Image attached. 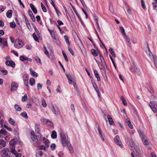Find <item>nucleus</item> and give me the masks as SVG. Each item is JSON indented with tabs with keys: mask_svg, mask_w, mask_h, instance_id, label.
I'll return each instance as SVG.
<instances>
[{
	"mask_svg": "<svg viewBox=\"0 0 157 157\" xmlns=\"http://www.w3.org/2000/svg\"><path fill=\"white\" fill-rule=\"evenodd\" d=\"M60 134L61 141L63 146V147H65L69 145L70 142L69 140L68 137L67 135L66 134L63 133L62 131L60 132Z\"/></svg>",
	"mask_w": 157,
	"mask_h": 157,
	"instance_id": "1",
	"label": "nucleus"
},
{
	"mask_svg": "<svg viewBox=\"0 0 157 157\" xmlns=\"http://www.w3.org/2000/svg\"><path fill=\"white\" fill-rule=\"evenodd\" d=\"M41 137L42 136L40 134L38 136L36 135L31 136V139L33 142V144L35 146H37L40 143Z\"/></svg>",
	"mask_w": 157,
	"mask_h": 157,
	"instance_id": "2",
	"label": "nucleus"
},
{
	"mask_svg": "<svg viewBox=\"0 0 157 157\" xmlns=\"http://www.w3.org/2000/svg\"><path fill=\"white\" fill-rule=\"evenodd\" d=\"M139 135L142 139V140L145 145H147L149 144V142L147 140L146 136L145 135L143 131H140Z\"/></svg>",
	"mask_w": 157,
	"mask_h": 157,
	"instance_id": "3",
	"label": "nucleus"
},
{
	"mask_svg": "<svg viewBox=\"0 0 157 157\" xmlns=\"http://www.w3.org/2000/svg\"><path fill=\"white\" fill-rule=\"evenodd\" d=\"M24 45L23 42L21 40L17 39L15 41L14 44V47L17 49H20Z\"/></svg>",
	"mask_w": 157,
	"mask_h": 157,
	"instance_id": "4",
	"label": "nucleus"
},
{
	"mask_svg": "<svg viewBox=\"0 0 157 157\" xmlns=\"http://www.w3.org/2000/svg\"><path fill=\"white\" fill-rule=\"evenodd\" d=\"M125 140L129 148L133 150V143L131 139L129 137L126 136L125 137Z\"/></svg>",
	"mask_w": 157,
	"mask_h": 157,
	"instance_id": "5",
	"label": "nucleus"
},
{
	"mask_svg": "<svg viewBox=\"0 0 157 157\" xmlns=\"http://www.w3.org/2000/svg\"><path fill=\"white\" fill-rule=\"evenodd\" d=\"M1 152L2 153V157H10V151L8 148H4L1 151Z\"/></svg>",
	"mask_w": 157,
	"mask_h": 157,
	"instance_id": "6",
	"label": "nucleus"
},
{
	"mask_svg": "<svg viewBox=\"0 0 157 157\" xmlns=\"http://www.w3.org/2000/svg\"><path fill=\"white\" fill-rule=\"evenodd\" d=\"M51 110L53 113L55 114L59 115L60 113L59 108L56 105H52Z\"/></svg>",
	"mask_w": 157,
	"mask_h": 157,
	"instance_id": "7",
	"label": "nucleus"
},
{
	"mask_svg": "<svg viewBox=\"0 0 157 157\" xmlns=\"http://www.w3.org/2000/svg\"><path fill=\"white\" fill-rule=\"evenodd\" d=\"M114 142L121 147H123V144L121 142L119 136L117 135L114 138Z\"/></svg>",
	"mask_w": 157,
	"mask_h": 157,
	"instance_id": "8",
	"label": "nucleus"
},
{
	"mask_svg": "<svg viewBox=\"0 0 157 157\" xmlns=\"http://www.w3.org/2000/svg\"><path fill=\"white\" fill-rule=\"evenodd\" d=\"M10 91H12L16 90L18 87V84L15 82H12L11 85Z\"/></svg>",
	"mask_w": 157,
	"mask_h": 157,
	"instance_id": "9",
	"label": "nucleus"
},
{
	"mask_svg": "<svg viewBox=\"0 0 157 157\" xmlns=\"http://www.w3.org/2000/svg\"><path fill=\"white\" fill-rule=\"evenodd\" d=\"M133 68L130 67V70L132 72H135L138 73L140 70L139 68L137 67L134 62H133Z\"/></svg>",
	"mask_w": 157,
	"mask_h": 157,
	"instance_id": "10",
	"label": "nucleus"
},
{
	"mask_svg": "<svg viewBox=\"0 0 157 157\" xmlns=\"http://www.w3.org/2000/svg\"><path fill=\"white\" fill-rule=\"evenodd\" d=\"M5 63L7 66H10L13 68L15 67V63L12 60L6 61Z\"/></svg>",
	"mask_w": 157,
	"mask_h": 157,
	"instance_id": "11",
	"label": "nucleus"
},
{
	"mask_svg": "<svg viewBox=\"0 0 157 157\" xmlns=\"http://www.w3.org/2000/svg\"><path fill=\"white\" fill-rule=\"evenodd\" d=\"M124 39L127 45L130 48L131 47L132 44L130 38L127 35L124 36Z\"/></svg>",
	"mask_w": 157,
	"mask_h": 157,
	"instance_id": "12",
	"label": "nucleus"
},
{
	"mask_svg": "<svg viewBox=\"0 0 157 157\" xmlns=\"http://www.w3.org/2000/svg\"><path fill=\"white\" fill-rule=\"evenodd\" d=\"M7 133V131L4 129H1L0 130V138H3Z\"/></svg>",
	"mask_w": 157,
	"mask_h": 157,
	"instance_id": "13",
	"label": "nucleus"
},
{
	"mask_svg": "<svg viewBox=\"0 0 157 157\" xmlns=\"http://www.w3.org/2000/svg\"><path fill=\"white\" fill-rule=\"evenodd\" d=\"M28 12L29 15L32 20L33 22H35V19L31 10H29Z\"/></svg>",
	"mask_w": 157,
	"mask_h": 157,
	"instance_id": "14",
	"label": "nucleus"
},
{
	"mask_svg": "<svg viewBox=\"0 0 157 157\" xmlns=\"http://www.w3.org/2000/svg\"><path fill=\"white\" fill-rule=\"evenodd\" d=\"M100 57L101 62L103 63V67H101V69H105L106 68V65L105 63L104 62V59L103 57L101 55H100Z\"/></svg>",
	"mask_w": 157,
	"mask_h": 157,
	"instance_id": "15",
	"label": "nucleus"
},
{
	"mask_svg": "<svg viewBox=\"0 0 157 157\" xmlns=\"http://www.w3.org/2000/svg\"><path fill=\"white\" fill-rule=\"evenodd\" d=\"M43 140L44 141L45 146L47 148L49 146V141L48 140V139L45 138V137H43Z\"/></svg>",
	"mask_w": 157,
	"mask_h": 157,
	"instance_id": "16",
	"label": "nucleus"
},
{
	"mask_svg": "<svg viewBox=\"0 0 157 157\" xmlns=\"http://www.w3.org/2000/svg\"><path fill=\"white\" fill-rule=\"evenodd\" d=\"M40 126L39 124H37L35 125V130L37 133H39L40 132Z\"/></svg>",
	"mask_w": 157,
	"mask_h": 157,
	"instance_id": "17",
	"label": "nucleus"
},
{
	"mask_svg": "<svg viewBox=\"0 0 157 157\" xmlns=\"http://www.w3.org/2000/svg\"><path fill=\"white\" fill-rule=\"evenodd\" d=\"M12 11L11 10H9L7 11L6 13V16L8 18H10L12 16Z\"/></svg>",
	"mask_w": 157,
	"mask_h": 157,
	"instance_id": "18",
	"label": "nucleus"
},
{
	"mask_svg": "<svg viewBox=\"0 0 157 157\" xmlns=\"http://www.w3.org/2000/svg\"><path fill=\"white\" fill-rule=\"evenodd\" d=\"M7 38H4L3 39V41L2 43L3 44V48H4L5 46H8L7 43Z\"/></svg>",
	"mask_w": 157,
	"mask_h": 157,
	"instance_id": "19",
	"label": "nucleus"
},
{
	"mask_svg": "<svg viewBox=\"0 0 157 157\" xmlns=\"http://www.w3.org/2000/svg\"><path fill=\"white\" fill-rule=\"evenodd\" d=\"M6 144V142L4 140H0V149L5 147Z\"/></svg>",
	"mask_w": 157,
	"mask_h": 157,
	"instance_id": "20",
	"label": "nucleus"
},
{
	"mask_svg": "<svg viewBox=\"0 0 157 157\" xmlns=\"http://www.w3.org/2000/svg\"><path fill=\"white\" fill-rule=\"evenodd\" d=\"M126 122L127 123L128 125V126L131 128H133V125L131 123L130 120L129 118H127L126 119Z\"/></svg>",
	"mask_w": 157,
	"mask_h": 157,
	"instance_id": "21",
	"label": "nucleus"
},
{
	"mask_svg": "<svg viewBox=\"0 0 157 157\" xmlns=\"http://www.w3.org/2000/svg\"><path fill=\"white\" fill-rule=\"evenodd\" d=\"M66 75L68 78L69 84H71L72 82L73 78L71 76L67 74H66Z\"/></svg>",
	"mask_w": 157,
	"mask_h": 157,
	"instance_id": "22",
	"label": "nucleus"
},
{
	"mask_svg": "<svg viewBox=\"0 0 157 157\" xmlns=\"http://www.w3.org/2000/svg\"><path fill=\"white\" fill-rule=\"evenodd\" d=\"M94 72L95 74V76L97 78L98 80V81H100L101 79L98 71L96 70H94Z\"/></svg>",
	"mask_w": 157,
	"mask_h": 157,
	"instance_id": "23",
	"label": "nucleus"
},
{
	"mask_svg": "<svg viewBox=\"0 0 157 157\" xmlns=\"http://www.w3.org/2000/svg\"><path fill=\"white\" fill-rule=\"evenodd\" d=\"M31 68L30 69V74L34 77H37V74L33 71L31 70Z\"/></svg>",
	"mask_w": 157,
	"mask_h": 157,
	"instance_id": "24",
	"label": "nucleus"
},
{
	"mask_svg": "<svg viewBox=\"0 0 157 157\" xmlns=\"http://www.w3.org/2000/svg\"><path fill=\"white\" fill-rule=\"evenodd\" d=\"M14 108L16 111L20 112L21 110V109L18 105L15 104L14 105Z\"/></svg>",
	"mask_w": 157,
	"mask_h": 157,
	"instance_id": "25",
	"label": "nucleus"
},
{
	"mask_svg": "<svg viewBox=\"0 0 157 157\" xmlns=\"http://www.w3.org/2000/svg\"><path fill=\"white\" fill-rule=\"evenodd\" d=\"M25 20L26 22V23L27 25V26L28 28L29 29H30L31 28V25H30L29 22V21L27 19V18L25 16Z\"/></svg>",
	"mask_w": 157,
	"mask_h": 157,
	"instance_id": "26",
	"label": "nucleus"
},
{
	"mask_svg": "<svg viewBox=\"0 0 157 157\" xmlns=\"http://www.w3.org/2000/svg\"><path fill=\"white\" fill-rule=\"evenodd\" d=\"M42 121H46L47 123L48 124L51 126H52L53 125V123L52 121H49L48 120L43 118L42 119Z\"/></svg>",
	"mask_w": 157,
	"mask_h": 157,
	"instance_id": "27",
	"label": "nucleus"
},
{
	"mask_svg": "<svg viewBox=\"0 0 157 157\" xmlns=\"http://www.w3.org/2000/svg\"><path fill=\"white\" fill-rule=\"evenodd\" d=\"M91 52L92 54L95 56H97L98 55L97 53L98 52L94 49H91Z\"/></svg>",
	"mask_w": 157,
	"mask_h": 157,
	"instance_id": "28",
	"label": "nucleus"
},
{
	"mask_svg": "<svg viewBox=\"0 0 157 157\" xmlns=\"http://www.w3.org/2000/svg\"><path fill=\"white\" fill-rule=\"evenodd\" d=\"M98 132H99V135H100V137L101 138V139L103 141H104V138L103 137L102 134V132L101 131L100 129L99 128V127H98Z\"/></svg>",
	"mask_w": 157,
	"mask_h": 157,
	"instance_id": "29",
	"label": "nucleus"
},
{
	"mask_svg": "<svg viewBox=\"0 0 157 157\" xmlns=\"http://www.w3.org/2000/svg\"><path fill=\"white\" fill-rule=\"evenodd\" d=\"M35 79L33 78H31L29 80V83L30 85L32 86H33L35 83Z\"/></svg>",
	"mask_w": 157,
	"mask_h": 157,
	"instance_id": "30",
	"label": "nucleus"
},
{
	"mask_svg": "<svg viewBox=\"0 0 157 157\" xmlns=\"http://www.w3.org/2000/svg\"><path fill=\"white\" fill-rule=\"evenodd\" d=\"M109 51L113 57L115 58L116 57V55L114 52L113 51V48H109Z\"/></svg>",
	"mask_w": 157,
	"mask_h": 157,
	"instance_id": "31",
	"label": "nucleus"
},
{
	"mask_svg": "<svg viewBox=\"0 0 157 157\" xmlns=\"http://www.w3.org/2000/svg\"><path fill=\"white\" fill-rule=\"evenodd\" d=\"M120 29L121 32V33H122V34H123V35L124 36H126V35H127L125 33V30L123 27H122V26L120 27Z\"/></svg>",
	"mask_w": 157,
	"mask_h": 157,
	"instance_id": "32",
	"label": "nucleus"
},
{
	"mask_svg": "<svg viewBox=\"0 0 157 157\" xmlns=\"http://www.w3.org/2000/svg\"><path fill=\"white\" fill-rule=\"evenodd\" d=\"M51 137L53 139H55L56 138L57 134L56 131H53L52 132L51 134Z\"/></svg>",
	"mask_w": 157,
	"mask_h": 157,
	"instance_id": "33",
	"label": "nucleus"
},
{
	"mask_svg": "<svg viewBox=\"0 0 157 157\" xmlns=\"http://www.w3.org/2000/svg\"><path fill=\"white\" fill-rule=\"evenodd\" d=\"M9 123L13 125V126H15V122L14 121L12 118H10L9 119Z\"/></svg>",
	"mask_w": 157,
	"mask_h": 157,
	"instance_id": "34",
	"label": "nucleus"
},
{
	"mask_svg": "<svg viewBox=\"0 0 157 157\" xmlns=\"http://www.w3.org/2000/svg\"><path fill=\"white\" fill-rule=\"evenodd\" d=\"M64 38L65 40L66 43L68 45V46H70V42L69 41V40L68 39V37L67 36V35H65L64 36Z\"/></svg>",
	"mask_w": 157,
	"mask_h": 157,
	"instance_id": "35",
	"label": "nucleus"
},
{
	"mask_svg": "<svg viewBox=\"0 0 157 157\" xmlns=\"http://www.w3.org/2000/svg\"><path fill=\"white\" fill-rule=\"evenodd\" d=\"M50 34L52 38L53 39V40H57V36L56 35L55 33L54 32L53 33H51Z\"/></svg>",
	"mask_w": 157,
	"mask_h": 157,
	"instance_id": "36",
	"label": "nucleus"
},
{
	"mask_svg": "<svg viewBox=\"0 0 157 157\" xmlns=\"http://www.w3.org/2000/svg\"><path fill=\"white\" fill-rule=\"evenodd\" d=\"M42 105L44 107H45L47 106V105L46 102L44 98H42L41 101Z\"/></svg>",
	"mask_w": 157,
	"mask_h": 157,
	"instance_id": "37",
	"label": "nucleus"
},
{
	"mask_svg": "<svg viewBox=\"0 0 157 157\" xmlns=\"http://www.w3.org/2000/svg\"><path fill=\"white\" fill-rule=\"evenodd\" d=\"M67 146H68V148L70 152L71 153H73L74 152V151L73 150V148L71 146V144H70L69 145Z\"/></svg>",
	"mask_w": 157,
	"mask_h": 157,
	"instance_id": "38",
	"label": "nucleus"
},
{
	"mask_svg": "<svg viewBox=\"0 0 157 157\" xmlns=\"http://www.w3.org/2000/svg\"><path fill=\"white\" fill-rule=\"evenodd\" d=\"M121 99L122 101L123 104L124 105H125V106L127 105V102L126 101L125 99L124 98L123 96H121Z\"/></svg>",
	"mask_w": 157,
	"mask_h": 157,
	"instance_id": "39",
	"label": "nucleus"
},
{
	"mask_svg": "<svg viewBox=\"0 0 157 157\" xmlns=\"http://www.w3.org/2000/svg\"><path fill=\"white\" fill-rule=\"evenodd\" d=\"M34 59L37 63H39L41 64H42L40 59L38 56L35 57Z\"/></svg>",
	"mask_w": 157,
	"mask_h": 157,
	"instance_id": "40",
	"label": "nucleus"
},
{
	"mask_svg": "<svg viewBox=\"0 0 157 157\" xmlns=\"http://www.w3.org/2000/svg\"><path fill=\"white\" fill-rule=\"evenodd\" d=\"M155 102L154 101H150L149 103V105L151 108H153V107L155 106Z\"/></svg>",
	"mask_w": 157,
	"mask_h": 157,
	"instance_id": "41",
	"label": "nucleus"
},
{
	"mask_svg": "<svg viewBox=\"0 0 157 157\" xmlns=\"http://www.w3.org/2000/svg\"><path fill=\"white\" fill-rule=\"evenodd\" d=\"M94 89H95V91H96V92L97 93V94H98V96L99 97V98L101 97L100 95L99 94V91L98 88V87L97 86H96L95 87H94Z\"/></svg>",
	"mask_w": 157,
	"mask_h": 157,
	"instance_id": "42",
	"label": "nucleus"
},
{
	"mask_svg": "<svg viewBox=\"0 0 157 157\" xmlns=\"http://www.w3.org/2000/svg\"><path fill=\"white\" fill-rule=\"evenodd\" d=\"M16 143V142L14 139L11 140L10 142V146H14Z\"/></svg>",
	"mask_w": 157,
	"mask_h": 157,
	"instance_id": "43",
	"label": "nucleus"
},
{
	"mask_svg": "<svg viewBox=\"0 0 157 157\" xmlns=\"http://www.w3.org/2000/svg\"><path fill=\"white\" fill-rule=\"evenodd\" d=\"M41 6L42 9L43 10V11L44 12H47V9L46 8H45V6H44V5L42 3H41Z\"/></svg>",
	"mask_w": 157,
	"mask_h": 157,
	"instance_id": "44",
	"label": "nucleus"
},
{
	"mask_svg": "<svg viewBox=\"0 0 157 157\" xmlns=\"http://www.w3.org/2000/svg\"><path fill=\"white\" fill-rule=\"evenodd\" d=\"M62 52L63 55L64 57V58L65 61L66 62H68V59L66 54L63 51H62Z\"/></svg>",
	"mask_w": 157,
	"mask_h": 157,
	"instance_id": "45",
	"label": "nucleus"
},
{
	"mask_svg": "<svg viewBox=\"0 0 157 157\" xmlns=\"http://www.w3.org/2000/svg\"><path fill=\"white\" fill-rule=\"evenodd\" d=\"M33 28L35 31L36 32V33L37 34V35L38 36H40V33L39 32V31L37 30L35 26H33Z\"/></svg>",
	"mask_w": 157,
	"mask_h": 157,
	"instance_id": "46",
	"label": "nucleus"
},
{
	"mask_svg": "<svg viewBox=\"0 0 157 157\" xmlns=\"http://www.w3.org/2000/svg\"><path fill=\"white\" fill-rule=\"evenodd\" d=\"M33 36L34 39V40L36 41L37 42H38L39 39L37 38V36H36V34L35 33H33Z\"/></svg>",
	"mask_w": 157,
	"mask_h": 157,
	"instance_id": "47",
	"label": "nucleus"
},
{
	"mask_svg": "<svg viewBox=\"0 0 157 157\" xmlns=\"http://www.w3.org/2000/svg\"><path fill=\"white\" fill-rule=\"evenodd\" d=\"M21 115L25 117L26 118H28V117L27 113L25 112H24L21 113Z\"/></svg>",
	"mask_w": 157,
	"mask_h": 157,
	"instance_id": "48",
	"label": "nucleus"
},
{
	"mask_svg": "<svg viewBox=\"0 0 157 157\" xmlns=\"http://www.w3.org/2000/svg\"><path fill=\"white\" fill-rule=\"evenodd\" d=\"M109 9L110 11L112 13H113L114 10L113 7L112 5H111V4H110L109 5Z\"/></svg>",
	"mask_w": 157,
	"mask_h": 157,
	"instance_id": "49",
	"label": "nucleus"
},
{
	"mask_svg": "<svg viewBox=\"0 0 157 157\" xmlns=\"http://www.w3.org/2000/svg\"><path fill=\"white\" fill-rule=\"evenodd\" d=\"M27 96L26 94H25L22 97L21 101H25L27 99Z\"/></svg>",
	"mask_w": 157,
	"mask_h": 157,
	"instance_id": "50",
	"label": "nucleus"
},
{
	"mask_svg": "<svg viewBox=\"0 0 157 157\" xmlns=\"http://www.w3.org/2000/svg\"><path fill=\"white\" fill-rule=\"evenodd\" d=\"M43 155V152L42 151H40L38 153H37L36 155V157L41 156Z\"/></svg>",
	"mask_w": 157,
	"mask_h": 157,
	"instance_id": "51",
	"label": "nucleus"
},
{
	"mask_svg": "<svg viewBox=\"0 0 157 157\" xmlns=\"http://www.w3.org/2000/svg\"><path fill=\"white\" fill-rule=\"evenodd\" d=\"M10 25L11 27L14 28L16 27V24L14 22H12L10 23Z\"/></svg>",
	"mask_w": 157,
	"mask_h": 157,
	"instance_id": "52",
	"label": "nucleus"
},
{
	"mask_svg": "<svg viewBox=\"0 0 157 157\" xmlns=\"http://www.w3.org/2000/svg\"><path fill=\"white\" fill-rule=\"evenodd\" d=\"M18 129L17 128H14V134L17 136H18Z\"/></svg>",
	"mask_w": 157,
	"mask_h": 157,
	"instance_id": "53",
	"label": "nucleus"
},
{
	"mask_svg": "<svg viewBox=\"0 0 157 157\" xmlns=\"http://www.w3.org/2000/svg\"><path fill=\"white\" fill-rule=\"evenodd\" d=\"M153 61L155 63V64L156 67L157 68V63H156V56H153Z\"/></svg>",
	"mask_w": 157,
	"mask_h": 157,
	"instance_id": "54",
	"label": "nucleus"
},
{
	"mask_svg": "<svg viewBox=\"0 0 157 157\" xmlns=\"http://www.w3.org/2000/svg\"><path fill=\"white\" fill-rule=\"evenodd\" d=\"M10 149L11 151V152L13 154L16 152V151L15 149V147L14 146H10Z\"/></svg>",
	"mask_w": 157,
	"mask_h": 157,
	"instance_id": "55",
	"label": "nucleus"
},
{
	"mask_svg": "<svg viewBox=\"0 0 157 157\" xmlns=\"http://www.w3.org/2000/svg\"><path fill=\"white\" fill-rule=\"evenodd\" d=\"M56 147V145L54 144H52L50 146L51 148L52 151H53L55 149Z\"/></svg>",
	"mask_w": 157,
	"mask_h": 157,
	"instance_id": "56",
	"label": "nucleus"
},
{
	"mask_svg": "<svg viewBox=\"0 0 157 157\" xmlns=\"http://www.w3.org/2000/svg\"><path fill=\"white\" fill-rule=\"evenodd\" d=\"M23 78L24 81L28 80V76L26 74H24L23 75Z\"/></svg>",
	"mask_w": 157,
	"mask_h": 157,
	"instance_id": "57",
	"label": "nucleus"
},
{
	"mask_svg": "<svg viewBox=\"0 0 157 157\" xmlns=\"http://www.w3.org/2000/svg\"><path fill=\"white\" fill-rule=\"evenodd\" d=\"M24 85L26 86L28 90H29V86L28 84V80L24 81Z\"/></svg>",
	"mask_w": 157,
	"mask_h": 157,
	"instance_id": "58",
	"label": "nucleus"
},
{
	"mask_svg": "<svg viewBox=\"0 0 157 157\" xmlns=\"http://www.w3.org/2000/svg\"><path fill=\"white\" fill-rule=\"evenodd\" d=\"M42 87V85L40 83H38L37 84V88L38 90H40Z\"/></svg>",
	"mask_w": 157,
	"mask_h": 157,
	"instance_id": "59",
	"label": "nucleus"
},
{
	"mask_svg": "<svg viewBox=\"0 0 157 157\" xmlns=\"http://www.w3.org/2000/svg\"><path fill=\"white\" fill-rule=\"evenodd\" d=\"M147 54L148 55V56L149 58L151 57V56H152V53L151 52V51H150L149 49H148V52L147 53Z\"/></svg>",
	"mask_w": 157,
	"mask_h": 157,
	"instance_id": "60",
	"label": "nucleus"
},
{
	"mask_svg": "<svg viewBox=\"0 0 157 157\" xmlns=\"http://www.w3.org/2000/svg\"><path fill=\"white\" fill-rule=\"evenodd\" d=\"M73 85L75 88V89L76 90V91L77 92H78L79 91V90L78 89V88H77V87L76 86V83L75 82H73Z\"/></svg>",
	"mask_w": 157,
	"mask_h": 157,
	"instance_id": "61",
	"label": "nucleus"
},
{
	"mask_svg": "<svg viewBox=\"0 0 157 157\" xmlns=\"http://www.w3.org/2000/svg\"><path fill=\"white\" fill-rule=\"evenodd\" d=\"M13 154L15 155V156L16 157H21V154L17 153V152L16 151L14 153H13Z\"/></svg>",
	"mask_w": 157,
	"mask_h": 157,
	"instance_id": "62",
	"label": "nucleus"
},
{
	"mask_svg": "<svg viewBox=\"0 0 157 157\" xmlns=\"http://www.w3.org/2000/svg\"><path fill=\"white\" fill-rule=\"evenodd\" d=\"M1 72L4 75H6L8 73L7 71L6 70H2L1 71Z\"/></svg>",
	"mask_w": 157,
	"mask_h": 157,
	"instance_id": "63",
	"label": "nucleus"
},
{
	"mask_svg": "<svg viewBox=\"0 0 157 157\" xmlns=\"http://www.w3.org/2000/svg\"><path fill=\"white\" fill-rule=\"evenodd\" d=\"M141 6L144 9L145 8V6L144 2L143 0H141Z\"/></svg>",
	"mask_w": 157,
	"mask_h": 157,
	"instance_id": "64",
	"label": "nucleus"
}]
</instances>
